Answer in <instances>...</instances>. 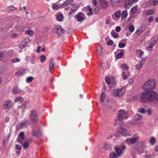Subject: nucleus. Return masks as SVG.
<instances>
[{"label": "nucleus", "mask_w": 158, "mask_h": 158, "mask_svg": "<svg viewBox=\"0 0 158 158\" xmlns=\"http://www.w3.org/2000/svg\"><path fill=\"white\" fill-rule=\"evenodd\" d=\"M25 135L23 132H20L17 141L19 143L23 145V148L24 149L27 148L29 146V144L28 142H25L23 143V142L24 139Z\"/></svg>", "instance_id": "nucleus-1"}, {"label": "nucleus", "mask_w": 158, "mask_h": 158, "mask_svg": "<svg viewBox=\"0 0 158 158\" xmlns=\"http://www.w3.org/2000/svg\"><path fill=\"white\" fill-rule=\"evenodd\" d=\"M146 148V146L145 142L142 141L138 142L135 146V148L136 149L139 154L143 153Z\"/></svg>", "instance_id": "nucleus-2"}, {"label": "nucleus", "mask_w": 158, "mask_h": 158, "mask_svg": "<svg viewBox=\"0 0 158 158\" xmlns=\"http://www.w3.org/2000/svg\"><path fill=\"white\" fill-rule=\"evenodd\" d=\"M155 86V81L154 80H149L143 86V89L145 90L153 89Z\"/></svg>", "instance_id": "nucleus-3"}, {"label": "nucleus", "mask_w": 158, "mask_h": 158, "mask_svg": "<svg viewBox=\"0 0 158 158\" xmlns=\"http://www.w3.org/2000/svg\"><path fill=\"white\" fill-rule=\"evenodd\" d=\"M147 98L148 101H151L155 104L158 103V95L155 92H148Z\"/></svg>", "instance_id": "nucleus-4"}, {"label": "nucleus", "mask_w": 158, "mask_h": 158, "mask_svg": "<svg viewBox=\"0 0 158 158\" xmlns=\"http://www.w3.org/2000/svg\"><path fill=\"white\" fill-rule=\"evenodd\" d=\"M29 117L31 121L34 123L37 122L39 120L38 114L35 110L31 111L29 115Z\"/></svg>", "instance_id": "nucleus-5"}, {"label": "nucleus", "mask_w": 158, "mask_h": 158, "mask_svg": "<svg viewBox=\"0 0 158 158\" xmlns=\"http://www.w3.org/2000/svg\"><path fill=\"white\" fill-rule=\"evenodd\" d=\"M128 118V114L124 110H120L118 112V118L117 120L121 121L123 118L127 119Z\"/></svg>", "instance_id": "nucleus-6"}, {"label": "nucleus", "mask_w": 158, "mask_h": 158, "mask_svg": "<svg viewBox=\"0 0 158 158\" xmlns=\"http://www.w3.org/2000/svg\"><path fill=\"white\" fill-rule=\"evenodd\" d=\"M125 91V89L123 87L120 89H114L112 91V95L115 97H120L124 94Z\"/></svg>", "instance_id": "nucleus-7"}, {"label": "nucleus", "mask_w": 158, "mask_h": 158, "mask_svg": "<svg viewBox=\"0 0 158 158\" xmlns=\"http://www.w3.org/2000/svg\"><path fill=\"white\" fill-rule=\"evenodd\" d=\"M54 30L56 31L57 33L59 35H61L64 32V30L61 27L57 25H55L54 26Z\"/></svg>", "instance_id": "nucleus-8"}, {"label": "nucleus", "mask_w": 158, "mask_h": 158, "mask_svg": "<svg viewBox=\"0 0 158 158\" xmlns=\"http://www.w3.org/2000/svg\"><path fill=\"white\" fill-rule=\"evenodd\" d=\"M148 94V92L146 91L143 92L141 94L140 99L142 102H147L148 101L147 98Z\"/></svg>", "instance_id": "nucleus-9"}, {"label": "nucleus", "mask_w": 158, "mask_h": 158, "mask_svg": "<svg viewBox=\"0 0 158 158\" xmlns=\"http://www.w3.org/2000/svg\"><path fill=\"white\" fill-rule=\"evenodd\" d=\"M121 15V11H117L114 13V15H112V19L114 20L117 21L119 19Z\"/></svg>", "instance_id": "nucleus-10"}, {"label": "nucleus", "mask_w": 158, "mask_h": 158, "mask_svg": "<svg viewBox=\"0 0 158 158\" xmlns=\"http://www.w3.org/2000/svg\"><path fill=\"white\" fill-rule=\"evenodd\" d=\"M13 104L11 101L9 100L5 102L3 105V108L5 109H8L12 107Z\"/></svg>", "instance_id": "nucleus-11"}, {"label": "nucleus", "mask_w": 158, "mask_h": 158, "mask_svg": "<svg viewBox=\"0 0 158 158\" xmlns=\"http://www.w3.org/2000/svg\"><path fill=\"white\" fill-rule=\"evenodd\" d=\"M79 8V6H74L71 8L70 10L69 13V17H72L74 13Z\"/></svg>", "instance_id": "nucleus-12"}, {"label": "nucleus", "mask_w": 158, "mask_h": 158, "mask_svg": "<svg viewBox=\"0 0 158 158\" xmlns=\"http://www.w3.org/2000/svg\"><path fill=\"white\" fill-rule=\"evenodd\" d=\"M132 0H125L124 7L125 9H129L132 6Z\"/></svg>", "instance_id": "nucleus-13"}, {"label": "nucleus", "mask_w": 158, "mask_h": 158, "mask_svg": "<svg viewBox=\"0 0 158 158\" xmlns=\"http://www.w3.org/2000/svg\"><path fill=\"white\" fill-rule=\"evenodd\" d=\"M138 137H133L131 138L127 139H126V142L129 144H133L136 141Z\"/></svg>", "instance_id": "nucleus-14"}, {"label": "nucleus", "mask_w": 158, "mask_h": 158, "mask_svg": "<svg viewBox=\"0 0 158 158\" xmlns=\"http://www.w3.org/2000/svg\"><path fill=\"white\" fill-rule=\"evenodd\" d=\"M123 126H121L120 128L118 130V132L120 134L125 136L127 135V130L123 127Z\"/></svg>", "instance_id": "nucleus-15"}, {"label": "nucleus", "mask_w": 158, "mask_h": 158, "mask_svg": "<svg viewBox=\"0 0 158 158\" xmlns=\"http://www.w3.org/2000/svg\"><path fill=\"white\" fill-rule=\"evenodd\" d=\"M80 13H79L75 15L74 16V17L75 19H77V21L79 22H82L84 21V18L80 15Z\"/></svg>", "instance_id": "nucleus-16"}, {"label": "nucleus", "mask_w": 158, "mask_h": 158, "mask_svg": "<svg viewBox=\"0 0 158 158\" xmlns=\"http://www.w3.org/2000/svg\"><path fill=\"white\" fill-rule=\"evenodd\" d=\"M73 1V0H66L63 4L60 5L61 8H63L70 5Z\"/></svg>", "instance_id": "nucleus-17"}, {"label": "nucleus", "mask_w": 158, "mask_h": 158, "mask_svg": "<svg viewBox=\"0 0 158 158\" xmlns=\"http://www.w3.org/2000/svg\"><path fill=\"white\" fill-rule=\"evenodd\" d=\"M32 135L33 136L40 138L41 136V133L40 131H35L33 132Z\"/></svg>", "instance_id": "nucleus-18"}, {"label": "nucleus", "mask_w": 158, "mask_h": 158, "mask_svg": "<svg viewBox=\"0 0 158 158\" xmlns=\"http://www.w3.org/2000/svg\"><path fill=\"white\" fill-rule=\"evenodd\" d=\"M28 123V121H26L24 122H23L21 123L20 124L18 125L17 127L19 129H21L22 127H25L27 126V123Z\"/></svg>", "instance_id": "nucleus-19"}, {"label": "nucleus", "mask_w": 158, "mask_h": 158, "mask_svg": "<svg viewBox=\"0 0 158 158\" xmlns=\"http://www.w3.org/2000/svg\"><path fill=\"white\" fill-rule=\"evenodd\" d=\"M156 43V41L154 40V42H151L149 43L148 46V50L149 51H151L152 49V48L154 47L155 43Z\"/></svg>", "instance_id": "nucleus-20"}, {"label": "nucleus", "mask_w": 158, "mask_h": 158, "mask_svg": "<svg viewBox=\"0 0 158 158\" xmlns=\"http://www.w3.org/2000/svg\"><path fill=\"white\" fill-rule=\"evenodd\" d=\"M137 11V7L136 6H133L131 9L130 14L131 15L136 13Z\"/></svg>", "instance_id": "nucleus-21"}, {"label": "nucleus", "mask_w": 158, "mask_h": 158, "mask_svg": "<svg viewBox=\"0 0 158 158\" xmlns=\"http://www.w3.org/2000/svg\"><path fill=\"white\" fill-rule=\"evenodd\" d=\"M54 63L52 58L50 59L49 61V69L50 70L53 68Z\"/></svg>", "instance_id": "nucleus-22"}, {"label": "nucleus", "mask_w": 158, "mask_h": 158, "mask_svg": "<svg viewBox=\"0 0 158 158\" xmlns=\"http://www.w3.org/2000/svg\"><path fill=\"white\" fill-rule=\"evenodd\" d=\"M127 15L128 13L127 11L126 10H124L122 11L121 16L122 18L123 19L126 18L127 16Z\"/></svg>", "instance_id": "nucleus-23"}, {"label": "nucleus", "mask_w": 158, "mask_h": 158, "mask_svg": "<svg viewBox=\"0 0 158 158\" xmlns=\"http://www.w3.org/2000/svg\"><path fill=\"white\" fill-rule=\"evenodd\" d=\"M20 92V90L17 87H14L12 90V93L13 94H18Z\"/></svg>", "instance_id": "nucleus-24"}, {"label": "nucleus", "mask_w": 158, "mask_h": 158, "mask_svg": "<svg viewBox=\"0 0 158 158\" xmlns=\"http://www.w3.org/2000/svg\"><path fill=\"white\" fill-rule=\"evenodd\" d=\"M122 77L123 80H125L127 79L130 76V73H129L127 75L125 74L124 72H123L121 75Z\"/></svg>", "instance_id": "nucleus-25"}, {"label": "nucleus", "mask_w": 158, "mask_h": 158, "mask_svg": "<svg viewBox=\"0 0 158 158\" xmlns=\"http://www.w3.org/2000/svg\"><path fill=\"white\" fill-rule=\"evenodd\" d=\"M17 8L13 6H11L7 7L6 10L8 11H11L15 10L17 9Z\"/></svg>", "instance_id": "nucleus-26"}, {"label": "nucleus", "mask_w": 158, "mask_h": 158, "mask_svg": "<svg viewBox=\"0 0 158 158\" xmlns=\"http://www.w3.org/2000/svg\"><path fill=\"white\" fill-rule=\"evenodd\" d=\"M111 34L112 36L114 38H117L119 37L118 34L116 33L114 30L111 31Z\"/></svg>", "instance_id": "nucleus-27"}, {"label": "nucleus", "mask_w": 158, "mask_h": 158, "mask_svg": "<svg viewBox=\"0 0 158 158\" xmlns=\"http://www.w3.org/2000/svg\"><path fill=\"white\" fill-rule=\"evenodd\" d=\"M142 118V116L138 114H135L134 117V119L135 120H140Z\"/></svg>", "instance_id": "nucleus-28"}, {"label": "nucleus", "mask_w": 158, "mask_h": 158, "mask_svg": "<svg viewBox=\"0 0 158 158\" xmlns=\"http://www.w3.org/2000/svg\"><path fill=\"white\" fill-rule=\"evenodd\" d=\"M110 158H117V157H119V155H117L115 152H112L110 154Z\"/></svg>", "instance_id": "nucleus-29"}, {"label": "nucleus", "mask_w": 158, "mask_h": 158, "mask_svg": "<svg viewBox=\"0 0 158 158\" xmlns=\"http://www.w3.org/2000/svg\"><path fill=\"white\" fill-rule=\"evenodd\" d=\"M150 143L152 144H154L156 143V139L155 137H152L150 138L149 140Z\"/></svg>", "instance_id": "nucleus-30"}, {"label": "nucleus", "mask_w": 158, "mask_h": 158, "mask_svg": "<svg viewBox=\"0 0 158 158\" xmlns=\"http://www.w3.org/2000/svg\"><path fill=\"white\" fill-rule=\"evenodd\" d=\"M23 101V98L21 97H19L16 98L15 100V102H19V103H21Z\"/></svg>", "instance_id": "nucleus-31"}, {"label": "nucleus", "mask_w": 158, "mask_h": 158, "mask_svg": "<svg viewBox=\"0 0 158 158\" xmlns=\"http://www.w3.org/2000/svg\"><path fill=\"white\" fill-rule=\"evenodd\" d=\"M25 33L26 34H28L30 36H31L33 34L34 32L32 30H27L25 31Z\"/></svg>", "instance_id": "nucleus-32"}, {"label": "nucleus", "mask_w": 158, "mask_h": 158, "mask_svg": "<svg viewBox=\"0 0 158 158\" xmlns=\"http://www.w3.org/2000/svg\"><path fill=\"white\" fill-rule=\"evenodd\" d=\"M155 12V11L154 10L149 9L148 10L147 12V15H152L154 14Z\"/></svg>", "instance_id": "nucleus-33"}, {"label": "nucleus", "mask_w": 158, "mask_h": 158, "mask_svg": "<svg viewBox=\"0 0 158 158\" xmlns=\"http://www.w3.org/2000/svg\"><path fill=\"white\" fill-rule=\"evenodd\" d=\"M107 2L103 1L102 3V6L103 8H106L107 7Z\"/></svg>", "instance_id": "nucleus-34"}, {"label": "nucleus", "mask_w": 158, "mask_h": 158, "mask_svg": "<svg viewBox=\"0 0 158 158\" xmlns=\"http://www.w3.org/2000/svg\"><path fill=\"white\" fill-rule=\"evenodd\" d=\"M102 48L101 46H100V49L97 50V54L99 55H101L102 54Z\"/></svg>", "instance_id": "nucleus-35"}, {"label": "nucleus", "mask_w": 158, "mask_h": 158, "mask_svg": "<svg viewBox=\"0 0 158 158\" xmlns=\"http://www.w3.org/2000/svg\"><path fill=\"white\" fill-rule=\"evenodd\" d=\"M33 79V77H29L26 78V81L27 83H30L31 82Z\"/></svg>", "instance_id": "nucleus-36"}, {"label": "nucleus", "mask_w": 158, "mask_h": 158, "mask_svg": "<svg viewBox=\"0 0 158 158\" xmlns=\"http://www.w3.org/2000/svg\"><path fill=\"white\" fill-rule=\"evenodd\" d=\"M105 94L104 93H102L100 95V100L101 102L104 101L105 98Z\"/></svg>", "instance_id": "nucleus-37"}, {"label": "nucleus", "mask_w": 158, "mask_h": 158, "mask_svg": "<svg viewBox=\"0 0 158 158\" xmlns=\"http://www.w3.org/2000/svg\"><path fill=\"white\" fill-rule=\"evenodd\" d=\"M116 152L118 154V155L122 153V150L119 148H117L115 149Z\"/></svg>", "instance_id": "nucleus-38"}, {"label": "nucleus", "mask_w": 158, "mask_h": 158, "mask_svg": "<svg viewBox=\"0 0 158 158\" xmlns=\"http://www.w3.org/2000/svg\"><path fill=\"white\" fill-rule=\"evenodd\" d=\"M137 52L138 53L139 55V57L141 58L143 55V52H142L141 50H139L137 51Z\"/></svg>", "instance_id": "nucleus-39"}, {"label": "nucleus", "mask_w": 158, "mask_h": 158, "mask_svg": "<svg viewBox=\"0 0 158 158\" xmlns=\"http://www.w3.org/2000/svg\"><path fill=\"white\" fill-rule=\"evenodd\" d=\"M144 30V29H141V28H139L135 32V33L137 35H139Z\"/></svg>", "instance_id": "nucleus-40"}, {"label": "nucleus", "mask_w": 158, "mask_h": 158, "mask_svg": "<svg viewBox=\"0 0 158 158\" xmlns=\"http://www.w3.org/2000/svg\"><path fill=\"white\" fill-rule=\"evenodd\" d=\"M26 44L24 43L23 42H21V43L19 44V48L20 49H22L24 48L26 46Z\"/></svg>", "instance_id": "nucleus-41"}, {"label": "nucleus", "mask_w": 158, "mask_h": 158, "mask_svg": "<svg viewBox=\"0 0 158 158\" xmlns=\"http://www.w3.org/2000/svg\"><path fill=\"white\" fill-rule=\"evenodd\" d=\"M59 4H57L56 3L54 4H53V6H52V8L53 9L56 10L58 8L61 7L60 6H59Z\"/></svg>", "instance_id": "nucleus-42"}, {"label": "nucleus", "mask_w": 158, "mask_h": 158, "mask_svg": "<svg viewBox=\"0 0 158 158\" xmlns=\"http://www.w3.org/2000/svg\"><path fill=\"white\" fill-rule=\"evenodd\" d=\"M40 61L41 62H44L46 59V56L45 55H42L40 56Z\"/></svg>", "instance_id": "nucleus-43"}, {"label": "nucleus", "mask_w": 158, "mask_h": 158, "mask_svg": "<svg viewBox=\"0 0 158 158\" xmlns=\"http://www.w3.org/2000/svg\"><path fill=\"white\" fill-rule=\"evenodd\" d=\"M122 68L125 70H128L129 69L128 67L126 64H123L121 65Z\"/></svg>", "instance_id": "nucleus-44"}, {"label": "nucleus", "mask_w": 158, "mask_h": 158, "mask_svg": "<svg viewBox=\"0 0 158 158\" xmlns=\"http://www.w3.org/2000/svg\"><path fill=\"white\" fill-rule=\"evenodd\" d=\"M63 15L62 14L59 15L57 17V19L58 21H60L63 19Z\"/></svg>", "instance_id": "nucleus-45"}, {"label": "nucleus", "mask_w": 158, "mask_h": 158, "mask_svg": "<svg viewBox=\"0 0 158 158\" xmlns=\"http://www.w3.org/2000/svg\"><path fill=\"white\" fill-rule=\"evenodd\" d=\"M123 52H121L117 54V57L118 59L120 58H121L122 56L123 55Z\"/></svg>", "instance_id": "nucleus-46"}, {"label": "nucleus", "mask_w": 158, "mask_h": 158, "mask_svg": "<svg viewBox=\"0 0 158 158\" xmlns=\"http://www.w3.org/2000/svg\"><path fill=\"white\" fill-rule=\"evenodd\" d=\"M126 44L123 43L119 42L118 45V47L120 48H122L125 47Z\"/></svg>", "instance_id": "nucleus-47"}, {"label": "nucleus", "mask_w": 158, "mask_h": 158, "mask_svg": "<svg viewBox=\"0 0 158 158\" xmlns=\"http://www.w3.org/2000/svg\"><path fill=\"white\" fill-rule=\"evenodd\" d=\"M95 7L94 9V10L95 13L96 14L98 13L99 11V8L97 7V6H95Z\"/></svg>", "instance_id": "nucleus-48"}, {"label": "nucleus", "mask_w": 158, "mask_h": 158, "mask_svg": "<svg viewBox=\"0 0 158 158\" xmlns=\"http://www.w3.org/2000/svg\"><path fill=\"white\" fill-rule=\"evenodd\" d=\"M142 66V64L139 63L136 66V68L137 70H139L141 68Z\"/></svg>", "instance_id": "nucleus-49"}, {"label": "nucleus", "mask_w": 158, "mask_h": 158, "mask_svg": "<svg viewBox=\"0 0 158 158\" xmlns=\"http://www.w3.org/2000/svg\"><path fill=\"white\" fill-rule=\"evenodd\" d=\"M89 7V9L88 10L90 12L87 14V15L88 16L91 15L93 14V13L92 11V9L90 8V6H88Z\"/></svg>", "instance_id": "nucleus-50"}, {"label": "nucleus", "mask_w": 158, "mask_h": 158, "mask_svg": "<svg viewBox=\"0 0 158 158\" xmlns=\"http://www.w3.org/2000/svg\"><path fill=\"white\" fill-rule=\"evenodd\" d=\"M30 39L28 38H27L23 40V42L26 45L30 42Z\"/></svg>", "instance_id": "nucleus-51"}, {"label": "nucleus", "mask_w": 158, "mask_h": 158, "mask_svg": "<svg viewBox=\"0 0 158 158\" xmlns=\"http://www.w3.org/2000/svg\"><path fill=\"white\" fill-rule=\"evenodd\" d=\"M129 29L131 32H133L135 28L134 26L132 25L129 27Z\"/></svg>", "instance_id": "nucleus-52"}, {"label": "nucleus", "mask_w": 158, "mask_h": 158, "mask_svg": "<svg viewBox=\"0 0 158 158\" xmlns=\"http://www.w3.org/2000/svg\"><path fill=\"white\" fill-rule=\"evenodd\" d=\"M110 145L107 143H105L104 146V148L107 149L110 148Z\"/></svg>", "instance_id": "nucleus-53"}, {"label": "nucleus", "mask_w": 158, "mask_h": 158, "mask_svg": "<svg viewBox=\"0 0 158 158\" xmlns=\"http://www.w3.org/2000/svg\"><path fill=\"white\" fill-rule=\"evenodd\" d=\"M139 111L142 113L145 114L146 113V111L145 110L141 108L139 109Z\"/></svg>", "instance_id": "nucleus-54"}, {"label": "nucleus", "mask_w": 158, "mask_h": 158, "mask_svg": "<svg viewBox=\"0 0 158 158\" xmlns=\"http://www.w3.org/2000/svg\"><path fill=\"white\" fill-rule=\"evenodd\" d=\"M20 60L17 58H15L12 60L11 62L14 63L18 62L20 61Z\"/></svg>", "instance_id": "nucleus-55"}, {"label": "nucleus", "mask_w": 158, "mask_h": 158, "mask_svg": "<svg viewBox=\"0 0 158 158\" xmlns=\"http://www.w3.org/2000/svg\"><path fill=\"white\" fill-rule=\"evenodd\" d=\"M113 44V42L111 40H110L108 41L107 42V45L111 46Z\"/></svg>", "instance_id": "nucleus-56"}, {"label": "nucleus", "mask_w": 158, "mask_h": 158, "mask_svg": "<svg viewBox=\"0 0 158 158\" xmlns=\"http://www.w3.org/2000/svg\"><path fill=\"white\" fill-rule=\"evenodd\" d=\"M106 82L108 85L110 84V79L109 77H106L105 79Z\"/></svg>", "instance_id": "nucleus-57"}, {"label": "nucleus", "mask_w": 158, "mask_h": 158, "mask_svg": "<svg viewBox=\"0 0 158 158\" xmlns=\"http://www.w3.org/2000/svg\"><path fill=\"white\" fill-rule=\"evenodd\" d=\"M147 112L148 115H150L151 114L152 112V109H150V108L148 109L147 110Z\"/></svg>", "instance_id": "nucleus-58"}, {"label": "nucleus", "mask_w": 158, "mask_h": 158, "mask_svg": "<svg viewBox=\"0 0 158 158\" xmlns=\"http://www.w3.org/2000/svg\"><path fill=\"white\" fill-rule=\"evenodd\" d=\"M146 60V58H145L142 59L140 62L139 63H140V64H142V65H143L144 64Z\"/></svg>", "instance_id": "nucleus-59"}, {"label": "nucleus", "mask_w": 158, "mask_h": 158, "mask_svg": "<svg viewBox=\"0 0 158 158\" xmlns=\"http://www.w3.org/2000/svg\"><path fill=\"white\" fill-rule=\"evenodd\" d=\"M153 17L152 16H151L148 19V22L149 23H151L153 21Z\"/></svg>", "instance_id": "nucleus-60"}, {"label": "nucleus", "mask_w": 158, "mask_h": 158, "mask_svg": "<svg viewBox=\"0 0 158 158\" xmlns=\"http://www.w3.org/2000/svg\"><path fill=\"white\" fill-rule=\"evenodd\" d=\"M15 148L18 150H21V147L19 145H16L15 146Z\"/></svg>", "instance_id": "nucleus-61"}, {"label": "nucleus", "mask_w": 158, "mask_h": 158, "mask_svg": "<svg viewBox=\"0 0 158 158\" xmlns=\"http://www.w3.org/2000/svg\"><path fill=\"white\" fill-rule=\"evenodd\" d=\"M133 81V78H129V79L128 82L130 85H131L132 84Z\"/></svg>", "instance_id": "nucleus-62"}, {"label": "nucleus", "mask_w": 158, "mask_h": 158, "mask_svg": "<svg viewBox=\"0 0 158 158\" xmlns=\"http://www.w3.org/2000/svg\"><path fill=\"white\" fill-rule=\"evenodd\" d=\"M121 29V27L119 26H117L116 28V31L118 32H119Z\"/></svg>", "instance_id": "nucleus-63"}, {"label": "nucleus", "mask_w": 158, "mask_h": 158, "mask_svg": "<svg viewBox=\"0 0 158 158\" xmlns=\"http://www.w3.org/2000/svg\"><path fill=\"white\" fill-rule=\"evenodd\" d=\"M158 4V1L154 0L153 1V5L154 6H156Z\"/></svg>", "instance_id": "nucleus-64"}]
</instances>
